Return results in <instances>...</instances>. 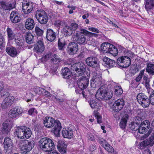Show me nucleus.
Returning a JSON list of instances; mask_svg holds the SVG:
<instances>
[{"label":"nucleus","mask_w":154,"mask_h":154,"mask_svg":"<svg viewBox=\"0 0 154 154\" xmlns=\"http://www.w3.org/2000/svg\"><path fill=\"white\" fill-rule=\"evenodd\" d=\"M44 89L39 87L36 86L33 88V91L36 94H42L43 93Z\"/></svg>","instance_id":"nucleus-46"},{"label":"nucleus","mask_w":154,"mask_h":154,"mask_svg":"<svg viewBox=\"0 0 154 154\" xmlns=\"http://www.w3.org/2000/svg\"><path fill=\"white\" fill-rule=\"evenodd\" d=\"M22 147L21 153L22 154H26L31 150L34 146V142L33 141H29L27 140H21V141Z\"/></svg>","instance_id":"nucleus-5"},{"label":"nucleus","mask_w":154,"mask_h":154,"mask_svg":"<svg viewBox=\"0 0 154 154\" xmlns=\"http://www.w3.org/2000/svg\"><path fill=\"white\" fill-rule=\"evenodd\" d=\"M83 30L85 29H81L80 31H76L75 37L73 38L74 41L79 45H84L86 42V37L84 35V34L82 33V31Z\"/></svg>","instance_id":"nucleus-7"},{"label":"nucleus","mask_w":154,"mask_h":154,"mask_svg":"<svg viewBox=\"0 0 154 154\" xmlns=\"http://www.w3.org/2000/svg\"><path fill=\"white\" fill-rule=\"evenodd\" d=\"M45 46L43 42L41 40L38 41L35 45L34 49L35 51L37 53L39 54L42 53L45 49Z\"/></svg>","instance_id":"nucleus-21"},{"label":"nucleus","mask_w":154,"mask_h":154,"mask_svg":"<svg viewBox=\"0 0 154 154\" xmlns=\"http://www.w3.org/2000/svg\"><path fill=\"white\" fill-rule=\"evenodd\" d=\"M144 72V69L141 71L139 75L135 79V80L137 82L140 81L142 79V77L143 76Z\"/></svg>","instance_id":"nucleus-53"},{"label":"nucleus","mask_w":154,"mask_h":154,"mask_svg":"<svg viewBox=\"0 0 154 154\" xmlns=\"http://www.w3.org/2000/svg\"><path fill=\"white\" fill-rule=\"evenodd\" d=\"M110 44L107 43H103L100 47L101 52L103 53H108L110 47Z\"/></svg>","instance_id":"nucleus-34"},{"label":"nucleus","mask_w":154,"mask_h":154,"mask_svg":"<svg viewBox=\"0 0 154 154\" xmlns=\"http://www.w3.org/2000/svg\"><path fill=\"white\" fill-rule=\"evenodd\" d=\"M129 127L131 131L132 132V133H133V134L134 135L135 132H134V131H135L134 122H132L131 124H129Z\"/></svg>","instance_id":"nucleus-57"},{"label":"nucleus","mask_w":154,"mask_h":154,"mask_svg":"<svg viewBox=\"0 0 154 154\" xmlns=\"http://www.w3.org/2000/svg\"><path fill=\"white\" fill-rule=\"evenodd\" d=\"M98 142L103 147L105 144H107V142L102 138H100L98 139Z\"/></svg>","instance_id":"nucleus-59"},{"label":"nucleus","mask_w":154,"mask_h":154,"mask_svg":"<svg viewBox=\"0 0 154 154\" xmlns=\"http://www.w3.org/2000/svg\"><path fill=\"white\" fill-rule=\"evenodd\" d=\"M65 41L63 38H61L59 39L58 40V45L59 49L60 50H64L65 45Z\"/></svg>","instance_id":"nucleus-37"},{"label":"nucleus","mask_w":154,"mask_h":154,"mask_svg":"<svg viewBox=\"0 0 154 154\" xmlns=\"http://www.w3.org/2000/svg\"><path fill=\"white\" fill-rule=\"evenodd\" d=\"M33 3L29 0H23L22 4V8L24 14H28L32 11L34 8Z\"/></svg>","instance_id":"nucleus-8"},{"label":"nucleus","mask_w":154,"mask_h":154,"mask_svg":"<svg viewBox=\"0 0 154 154\" xmlns=\"http://www.w3.org/2000/svg\"><path fill=\"white\" fill-rule=\"evenodd\" d=\"M92 109H94L97 107V103L93 100H90L88 101Z\"/></svg>","instance_id":"nucleus-50"},{"label":"nucleus","mask_w":154,"mask_h":154,"mask_svg":"<svg viewBox=\"0 0 154 154\" xmlns=\"http://www.w3.org/2000/svg\"><path fill=\"white\" fill-rule=\"evenodd\" d=\"M77 82L79 87L81 89H85L89 85V80L86 77L82 76L78 79Z\"/></svg>","instance_id":"nucleus-13"},{"label":"nucleus","mask_w":154,"mask_h":154,"mask_svg":"<svg viewBox=\"0 0 154 154\" xmlns=\"http://www.w3.org/2000/svg\"><path fill=\"white\" fill-rule=\"evenodd\" d=\"M94 114L96 119H97V123L99 124L101 123L102 117L99 113L94 111Z\"/></svg>","instance_id":"nucleus-45"},{"label":"nucleus","mask_w":154,"mask_h":154,"mask_svg":"<svg viewBox=\"0 0 154 154\" xmlns=\"http://www.w3.org/2000/svg\"><path fill=\"white\" fill-rule=\"evenodd\" d=\"M24 139H28L29 138L32 134V131L30 128L28 127L24 126Z\"/></svg>","instance_id":"nucleus-36"},{"label":"nucleus","mask_w":154,"mask_h":154,"mask_svg":"<svg viewBox=\"0 0 154 154\" xmlns=\"http://www.w3.org/2000/svg\"><path fill=\"white\" fill-rule=\"evenodd\" d=\"M63 31L64 34L67 36H71L73 33V31L68 25H65L64 27Z\"/></svg>","instance_id":"nucleus-33"},{"label":"nucleus","mask_w":154,"mask_h":154,"mask_svg":"<svg viewBox=\"0 0 154 154\" xmlns=\"http://www.w3.org/2000/svg\"><path fill=\"white\" fill-rule=\"evenodd\" d=\"M62 133L64 137L69 139H71L73 136L72 130L68 128L67 129L63 128L62 131Z\"/></svg>","instance_id":"nucleus-28"},{"label":"nucleus","mask_w":154,"mask_h":154,"mask_svg":"<svg viewBox=\"0 0 154 154\" xmlns=\"http://www.w3.org/2000/svg\"><path fill=\"white\" fill-rule=\"evenodd\" d=\"M25 26V27L28 30L32 29L35 26L34 20L31 18H28L26 20Z\"/></svg>","instance_id":"nucleus-25"},{"label":"nucleus","mask_w":154,"mask_h":154,"mask_svg":"<svg viewBox=\"0 0 154 154\" xmlns=\"http://www.w3.org/2000/svg\"><path fill=\"white\" fill-rule=\"evenodd\" d=\"M24 126H18L16 129V135L18 138L22 139H24Z\"/></svg>","instance_id":"nucleus-29"},{"label":"nucleus","mask_w":154,"mask_h":154,"mask_svg":"<svg viewBox=\"0 0 154 154\" xmlns=\"http://www.w3.org/2000/svg\"><path fill=\"white\" fill-rule=\"evenodd\" d=\"M43 124L44 126L48 128H51L54 127L51 131L55 135L58 137L62 128L60 122L57 120L51 117H46L43 119Z\"/></svg>","instance_id":"nucleus-1"},{"label":"nucleus","mask_w":154,"mask_h":154,"mask_svg":"<svg viewBox=\"0 0 154 154\" xmlns=\"http://www.w3.org/2000/svg\"><path fill=\"white\" fill-rule=\"evenodd\" d=\"M57 33L51 29H47L46 32V37L47 40L51 42H53L55 39Z\"/></svg>","instance_id":"nucleus-20"},{"label":"nucleus","mask_w":154,"mask_h":154,"mask_svg":"<svg viewBox=\"0 0 154 154\" xmlns=\"http://www.w3.org/2000/svg\"><path fill=\"white\" fill-rule=\"evenodd\" d=\"M103 147L109 152L112 153L114 152V150L113 148L108 143L107 144H105Z\"/></svg>","instance_id":"nucleus-48"},{"label":"nucleus","mask_w":154,"mask_h":154,"mask_svg":"<svg viewBox=\"0 0 154 154\" xmlns=\"http://www.w3.org/2000/svg\"><path fill=\"white\" fill-rule=\"evenodd\" d=\"M140 63H141V60L140 58L138 56L137 57L135 55V64H136L135 68H136L137 71H138L140 68ZM136 70V69L135 68Z\"/></svg>","instance_id":"nucleus-42"},{"label":"nucleus","mask_w":154,"mask_h":154,"mask_svg":"<svg viewBox=\"0 0 154 154\" xmlns=\"http://www.w3.org/2000/svg\"><path fill=\"white\" fill-rule=\"evenodd\" d=\"M146 72L151 75H154V64L148 63H146Z\"/></svg>","instance_id":"nucleus-32"},{"label":"nucleus","mask_w":154,"mask_h":154,"mask_svg":"<svg viewBox=\"0 0 154 154\" xmlns=\"http://www.w3.org/2000/svg\"><path fill=\"white\" fill-rule=\"evenodd\" d=\"M106 89H103L100 88L98 90L95 95L96 98L100 100L102 99L105 100L106 95Z\"/></svg>","instance_id":"nucleus-23"},{"label":"nucleus","mask_w":154,"mask_h":154,"mask_svg":"<svg viewBox=\"0 0 154 154\" xmlns=\"http://www.w3.org/2000/svg\"><path fill=\"white\" fill-rule=\"evenodd\" d=\"M23 112V109L20 106H16L11 109L9 112V116L12 118L18 117Z\"/></svg>","instance_id":"nucleus-11"},{"label":"nucleus","mask_w":154,"mask_h":154,"mask_svg":"<svg viewBox=\"0 0 154 154\" xmlns=\"http://www.w3.org/2000/svg\"><path fill=\"white\" fill-rule=\"evenodd\" d=\"M149 105L150 103L152 105H154V93H153L152 94H151L149 96Z\"/></svg>","instance_id":"nucleus-54"},{"label":"nucleus","mask_w":154,"mask_h":154,"mask_svg":"<svg viewBox=\"0 0 154 154\" xmlns=\"http://www.w3.org/2000/svg\"><path fill=\"white\" fill-rule=\"evenodd\" d=\"M135 124L138 125H140L143 127H147V129L149 128L150 126V122L149 120H146L142 122V119L139 117H135Z\"/></svg>","instance_id":"nucleus-22"},{"label":"nucleus","mask_w":154,"mask_h":154,"mask_svg":"<svg viewBox=\"0 0 154 154\" xmlns=\"http://www.w3.org/2000/svg\"><path fill=\"white\" fill-rule=\"evenodd\" d=\"M0 5L1 9L5 11H10L15 7L14 3L10 2L0 1Z\"/></svg>","instance_id":"nucleus-17"},{"label":"nucleus","mask_w":154,"mask_h":154,"mask_svg":"<svg viewBox=\"0 0 154 154\" xmlns=\"http://www.w3.org/2000/svg\"><path fill=\"white\" fill-rule=\"evenodd\" d=\"M35 32L37 35L38 36H42L43 33V31L38 26L35 27Z\"/></svg>","instance_id":"nucleus-49"},{"label":"nucleus","mask_w":154,"mask_h":154,"mask_svg":"<svg viewBox=\"0 0 154 154\" xmlns=\"http://www.w3.org/2000/svg\"><path fill=\"white\" fill-rule=\"evenodd\" d=\"M125 105V101L122 99L117 100L114 103L113 105V110L116 112L120 110Z\"/></svg>","instance_id":"nucleus-16"},{"label":"nucleus","mask_w":154,"mask_h":154,"mask_svg":"<svg viewBox=\"0 0 154 154\" xmlns=\"http://www.w3.org/2000/svg\"><path fill=\"white\" fill-rule=\"evenodd\" d=\"M67 49L68 53L70 55H74L78 50V45L76 42H70L68 45Z\"/></svg>","instance_id":"nucleus-14"},{"label":"nucleus","mask_w":154,"mask_h":154,"mask_svg":"<svg viewBox=\"0 0 154 154\" xmlns=\"http://www.w3.org/2000/svg\"><path fill=\"white\" fill-rule=\"evenodd\" d=\"M147 127H143V126L140 125L139 126L138 131L141 134H143L146 131H147L148 129H147L146 128Z\"/></svg>","instance_id":"nucleus-52"},{"label":"nucleus","mask_w":154,"mask_h":154,"mask_svg":"<svg viewBox=\"0 0 154 154\" xmlns=\"http://www.w3.org/2000/svg\"><path fill=\"white\" fill-rule=\"evenodd\" d=\"M151 133L150 130H149L148 132V133L146 134H144V135H141L140 137V138L141 140H143L144 139L147 137L149 134Z\"/></svg>","instance_id":"nucleus-62"},{"label":"nucleus","mask_w":154,"mask_h":154,"mask_svg":"<svg viewBox=\"0 0 154 154\" xmlns=\"http://www.w3.org/2000/svg\"><path fill=\"white\" fill-rule=\"evenodd\" d=\"M10 19L12 22L14 23H18L20 21V17L18 16L15 17H12Z\"/></svg>","instance_id":"nucleus-56"},{"label":"nucleus","mask_w":154,"mask_h":154,"mask_svg":"<svg viewBox=\"0 0 154 154\" xmlns=\"http://www.w3.org/2000/svg\"><path fill=\"white\" fill-rule=\"evenodd\" d=\"M102 78L100 75H97L94 76L91 82V85L92 88H95L99 86L101 83Z\"/></svg>","instance_id":"nucleus-19"},{"label":"nucleus","mask_w":154,"mask_h":154,"mask_svg":"<svg viewBox=\"0 0 154 154\" xmlns=\"http://www.w3.org/2000/svg\"><path fill=\"white\" fill-rule=\"evenodd\" d=\"M137 99L139 103L144 108L149 106V97L143 93L138 94L137 96Z\"/></svg>","instance_id":"nucleus-6"},{"label":"nucleus","mask_w":154,"mask_h":154,"mask_svg":"<svg viewBox=\"0 0 154 154\" xmlns=\"http://www.w3.org/2000/svg\"><path fill=\"white\" fill-rule=\"evenodd\" d=\"M129 72L130 75L131 76H134L135 74V67L134 66H131Z\"/></svg>","instance_id":"nucleus-64"},{"label":"nucleus","mask_w":154,"mask_h":154,"mask_svg":"<svg viewBox=\"0 0 154 154\" xmlns=\"http://www.w3.org/2000/svg\"><path fill=\"white\" fill-rule=\"evenodd\" d=\"M15 44L16 46L19 49L23 50L24 48V41L23 39L20 38L15 39Z\"/></svg>","instance_id":"nucleus-30"},{"label":"nucleus","mask_w":154,"mask_h":154,"mask_svg":"<svg viewBox=\"0 0 154 154\" xmlns=\"http://www.w3.org/2000/svg\"><path fill=\"white\" fill-rule=\"evenodd\" d=\"M18 13L16 11H13L10 14V18L18 16Z\"/></svg>","instance_id":"nucleus-63"},{"label":"nucleus","mask_w":154,"mask_h":154,"mask_svg":"<svg viewBox=\"0 0 154 154\" xmlns=\"http://www.w3.org/2000/svg\"><path fill=\"white\" fill-rule=\"evenodd\" d=\"M113 95V92H108L106 90V95L105 100L110 99Z\"/></svg>","instance_id":"nucleus-55"},{"label":"nucleus","mask_w":154,"mask_h":154,"mask_svg":"<svg viewBox=\"0 0 154 154\" xmlns=\"http://www.w3.org/2000/svg\"><path fill=\"white\" fill-rule=\"evenodd\" d=\"M3 143L4 150L6 152L8 151H9V152H10L13 147L12 141L11 139L9 137L5 138Z\"/></svg>","instance_id":"nucleus-18"},{"label":"nucleus","mask_w":154,"mask_h":154,"mask_svg":"<svg viewBox=\"0 0 154 154\" xmlns=\"http://www.w3.org/2000/svg\"><path fill=\"white\" fill-rule=\"evenodd\" d=\"M35 17L41 24L46 23L48 19L46 13L42 9L38 10L35 12Z\"/></svg>","instance_id":"nucleus-4"},{"label":"nucleus","mask_w":154,"mask_h":154,"mask_svg":"<svg viewBox=\"0 0 154 154\" xmlns=\"http://www.w3.org/2000/svg\"><path fill=\"white\" fill-rule=\"evenodd\" d=\"M6 51L12 57H15L17 55L16 49L11 46H7L6 47Z\"/></svg>","instance_id":"nucleus-26"},{"label":"nucleus","mask_w":154,"mask_h":154,"mask_svg":"<svg viewBox=\"0 0 154 154\" xmlns=\"http://www.w3.org/2000/svg\"><path fill=\"white\" fill-rule=\"evenodd\" d=\"M12 122L9 119H7L2 124L1 132L3 134L7 135L9 132L12 127Z\"/></svg>","instance_id":"nucleus-12"},{"label":"nucleus","mask_w":154,"mask_h":154,"mask_svg":"<svg viewBox=\"0 0 154 154\" xmlns=\"http://www.w3.org/2000/svg\"><path fill=\"white\" fill-rule=\"evenodd\" d=\"M110 47L109 49L108 53L113 56H116L118 54V50L116 47L113 45L110 44Z\"/></svg>","instance_id":"nucleus-38"},{"label":"nucleus","mask_w":154,"mask_h":154,"mask_svg":"<svg viewBox=\"0 0 154 154\" xmlns=\"http://www.w3.org/2000/svg\"><path fill=\"white\" fill-rule=\"evenodd\" d=\"M26 42L29 44H31L33 42L34 36L31 33L27 32L26 33Z\"/></svg>","instance_id":"nucleus-40"},{"label":"nucleus","mask_w":154,"mask_h":154,"mask_svg":"<svg viewBox=\"0 0 154 154\" xmlns=\"http://www.w3.org/2000/svg\"><path fill=\"white\" fill-rule=\"evenodd\" d=\"M28 113L30 115H35L37 114L38 113L37 111L35 110L34 108H32L30 109L28 111Z\"/></svg>","instance_id":"nucleus-58"},{"label":"nucleus","mask_w":154,"mask_h":154,"mask_svg":"<svg viewBox=\"0 0 154 154\" xmlns=\"http://www.w3.org/2000/svg\"><path fill=\"white\" fill-rule=\"evenodd\" d=\"M85 61L87 64L91 67H97L99 66V60L95 57H88L86 59Z\"/></svg>","instance_id":"nucleus-10"},{"label":"nucleus","mask_w":154,"mask_h":154,"mask_svg":"<svg viewBox=\"0 0 154 154\" xmlns=\"http://www.w3.org/2000/svg\"><path fill=\"white\" fill-rule=\"evenodd\" d=\"M67 145L65 143L61 141H58L57 147L58 150L62 154H64L66 152Z\"/></svg>","instance_id":"nucleus-27"},{"label":"nucleus","mask_w":154,"mask_h":154,"mask_svg":"<svg viewBox=\"0 0 154 154\" xmlns=\"http://www.w3.org/2000/svg\"><path fill=\"white\" fill-rule=\"evenodd\" d=\"M42 94L43 96H45L47 97H50L51 96V94L49 92H48L45 89H44V91H43V93H42Z\"/></svg>","instance_id":"nucleus-61"},{"label":"nucleus","mask_w":154,"mask_h":154,"mask_svg":"<svg viewBox=\"0 0 154 154\" xmlns=\"http://www.w3.org/2000/svg\"><path fill=\"white\" fill-rule=\"evenodd\" d=\"M83 89L79 87V88H75V92L76 94H79L81 95H82L84 98H86L87 97V95H86L85 91L83 90Z\"/></svg>","instance_id":"nucleus-41"},{"label":"nucleus","mask_w":154,"mask_h":154,"mask_svg":"<svg viewBox=\"0 0 154 154\" xmlns=\"http://www.w3.org/2000/svg\"><path fill=\"white\" fill-rule=\"evenodd\" d=\"M145 8L146 10L151 9L154 6V0H146Z\"/></svg>","instance_id":"nucleus-39"},{"label":"nucleus","mask_w":154,"mask_h":154,"mask_svg":"<svg viewBox=\"0 0 154 154\" xmlns=\"http://www.w3.org/2000/svg\"><path fill=\"white\" fill-rule=\"evenodd\" d=\"M128 116L127 114L125 115L122 117L120 124V126L121 128H125L126 127Z\"/></svg>","instance_id":"nucleus-35"},{"label":"nucleus","mask_w":154,"mask_h":154,"mask_svg":"<svg viewBox=\"0 0 154 154\" xmlns=\"http://www.w3.org/2000/svg\"><path fill=\"white\" fill-rule=\"evenodd\" d=\"M14 100V97L11 96H9L5 98L1 105L2 108L5 109L10 106L13 103Z\"/></svg>","instance_id":"nucleus-15"},{"label":"nucleus","mask_w":154,"mask_h":154,"mask_svg":"<svg viewBox=\"0 0 154 154\" xmlns=\"http://www.w3.org/2000/svg\"><path fill=\"white\" fill-rule=\"evenodd\" d=\"M115 94L116 95H120L123 92L122 89L119 85H116L114 87Z\"/></svg>","instance_id":"nucleus-43"},{"label":"nucleus","mask_w":154,"mask_h":154,"mask_svg":"<svg viewBox=\"0 0 154 154\" xmlns=\"http://www.w3.org/2000/svg\"><path fill=\"white\" fill-rule=\"evenodd\" d=\"M78 24L74 21L72 23L70 24V26H69L74 32L78 29Z\"/></svg>","instance_id":"nucleus-51"},{"label":"nucleus","mask_w":154,"mask_h":154,"mask_svg":"<svg viewBox=\"0 0 154 154\" xmlns=\"http://www.w3.org/2000/svg\"><path fill=\"white\" fill-rule=\"evenodd\" d=\"M82 33H84L85 35H87L90 37H97L98 35L97 34L89 32L85 29L82 30Z\"/></svg>","instance_id":"nucleus-47"},{"label":"nucleus","mask_w":154,"mask_h":154,"mask_svg":"<svg viewBox=\"0 0 154 154\" xmlns=\"http://www.w3.org/2000/svg\"><path fill=\"white\" fill-rule=\"evenodd\" d=\"M52 62L54 63H56L61 61V59L59 56L56 54H54L51 59Z\"/></svg>","instance_id":"nucleus-44"},{"label":"nucleus","mask_w":154,"mask_h":154,"mask_svg":"<svg viewBox=\"0 0 154 154\" xmlns=\"http://www.w3.org/2000/svg\"><path fill=\"white\" fill-rule=\"evenodd\" d=\"M39 145L42 151L48 152L52 151L55 147L52 140L48 137L41 138L39 141Z\"/></svg>","instance_id":"nucleus-2"},{"label":"nucleus","mask_w":154,"mask_h":154,"mask_svg":"<svg viewBox=\"0 0 154 154\" xmlns=\"http://www.w3.org/2000/svg\"><path fill=\"white\" fill-rule=\"evenodd\" d=\"M61 74L63 77L66 79H69L71 77V73L69 69L64 68L62 69Z\"/></svg>","instance_id":"nucleus-31"},{"label":"nucleus","mask_w":154,"mask_h":154,"mask_svg":"<svg viewBox=\"0 0 154 154\" xmlns=\"http://www.w3.org/2000/svg\"><path fill=\"white\" fill-rule=\"evenodd\" d=\"M7 35V38L8 41L10 42L15 39L16 33L11 28L8 27L6 29Z\"/></svg>","instance_id":"nucleus-24"},{"label":"nucleus","mask_w":154,"mask_h":154,"mask_svg":"<svg viewBox=\"0 0 154 154\" xmlns=\"http://www.w3.org/2000/svg\"><path fill=\"white\" fill-rule=\"evenodd\" d=\"M71 69L75 72L76 76H81L85 72L86 66L83 63L81 62L73 64Z\"/></svg>","instance_id":"nucleus-3"},{"label":"nucleus","mask_w":154,"mask_h":154,"mask_svg":"<svg viewBox=\"0 0 154 154\" xmlns=\"http://www.w3.org/2000/svg\"><path fill=\"white\" fill-rule=\"evenodd\" d=\"M117 62L118 64L120 67L123 68L127 67L131 64V59L127 56L121 57L117 59Z\"/></svg>","instance_id":"nucleus-9"},{"label":"nucleus","mask_w":154,"mask_h":154,"mask_svg":"<svg viewBox=\"0 0 154 154\" xmlns=\"http://www.w3.org/2000/svg\"><path fill=\"white\" fill-rule=\"evenodd\" d=\"M5 39L2 34L0 33V47L4 45Z\"/></svg>","instance_id":"nucleus-60"}]
</instances>
